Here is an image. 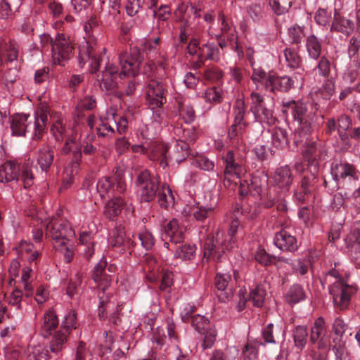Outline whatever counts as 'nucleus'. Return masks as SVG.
<instances>
[{
  "instance_id": "nucleus-1",
  "label": "nucleus",
  "mask_w": 360,
  "mask_h": 360,
  "mask_svg": "<svg viewBox=\"0 0 360 360\" xmlns=\"http://www.w3.org/2000/svg\"><path fill=\"white\" fill-rule=\"evenodd\" d=\"M105 48L96 41L89 40L86 45L80 48L79 52V65L80 67L89 61V72L95 75V79L102 91H113L119 87V81L126 77H136L140 70L142 56L138 48L130 49L129 52H122L119 56L121 70L116 65L106 64L105 70L98 72L101 63L103 61Z\"/></svg>"
},
{
  "instance_id": "nucleus-2",
  "label": "nucleus",
  "mask_w": 360,
  "mask_h": 360,
  "mask_svg": "<svg viewBox=\"0 0 360 360\" xmlns=\"http://www.w3.org/2000/svg\"><path fill=\"white\" fill-rule=\"evenodd\" d=\"M136 184L141 201L150 202L158 196V203L162 207L167 209L173 206L174 197L172 190L166 184H161L159 175L145 169L138 174Z\"/></svg>"
},
{
  "instance_id": "nucleus-3",
  "label": "nucleus",
  "mask_w": 360,
  "mask_h": 360,
  "mask_svg": "<svg viewBox=\"0 0 360 360\" xmlns=\"http://www.w3.org/2000/svg\"><path fill=\"white\" fill-rule=\"evenodd\" d=\"M281 111L286 117L290 115L293 120L298 124V129L294 136L295 143L298 145L303 142L301 139L302 134H304L307 140L308 136L315 127V113L308 110L306 103L295 101H283Z\"/></svg>"
},
{
  "instance_id": "nucleus-4",
  "label": "nucleus",
  "mask_w": 360,
  "mask_h": 360,
  "mask_svg": "<svg viewBox=\"0 0 360 360\" xmlns=\"http://www.w3.org/2000/svg\"><path fill=\"white\" fill-rule=\"evenodd\" d=\"M189 155V146L182 140H176L169 147L164 143H154L151 146L150 159L159 162L162 168L169 165V162L180 163Z\"/></svg>"
},
{
  "instance_id": "nucleus-5",
  "label": "nucleus",
  "mask_w": 360,
  "mask_h": 360,
  "mask_svg": "<svg viewBox=\"0 0 360 360\" xmlns=\"http://www.w3.org/2000/svg\"><path fill=\"white\" fill-rule=\"evenodd\" d=\"M339 266V264L335 263L334 268L328 271L326 276L335 279L329 287V292L333 297L335 306L342 310L348 307L351 297L356 290L347 283L345 278L347 277V273Z\"/></svg>"
},
{
  "instance_id": "nucleus-6",
  "label": "nucleus",
  "mask_w": 360,
  "mask_h": 360,
  "mask_svg": "<svg viewBox=\"0 0 360 360\" xmlns=\"http://www.w3.org/2000/svg\"><path fill=\"white\" fill-rule=\"evenodd\" d=\"M242 226L238 219H233L230 224L228 231V237L229 241L226 242V239H224V234L217 232L215 237L208 239L204 245V257L214 262L221 261L225 250L232 248L231 243L235 241L236 235L240 232Z\"/></svg>"
},
{
  "instance_id": "nucleus-7",
  "label": "nucleus",
  "mask_w": 360,
  "mask_h": 360,
  "mask_svg": "<svg viewBox=\"0 0 360 360\" xmlns=\"http://www.w3.org/2000/svg\"><path fill=\"white\" fill-rule=\"evenodd\" d=\"M330 172L338 188L351 190L356 187L360 180V172L354 165L347 162H333L331 164Z\"/></svg>"
},
{
  "instance_id": "nucleus-8",
  "label": "nucleus",
  "mask_w": 360,
  "mask_h": 360,
  "mask_svg": "<svg viewBox=\"0 0 360 360\" xmlns=\"http://www.w3.org/2000/svg\"><path fill=\"white\" fill-rule=\"evenodd\" d=\"M74 236L75 231L68 222L53 219L46 226V237L53 240L56 250H62L66 241Z\"/></svg>"
},
{
  "instance_id": "nucleus-9",
  "label": "nucleus",
  "mask_w": 360,
  "mask_h": 360,
  "mask_svg": "<svg viewBox=\"0 0 360 360\" xmlns=\"http://www.w3.org/2000/svg\"><path fill=\"white\" fill-rule=\"evenodd\" d=\"M126 188L123 172L118 170L110 176L101 178L96 185L97 192L101 198L122 194Z\"/></svg>"
},
{
  "instance_id": "nucleus-10",
  "label": "nucleus",
  "mask_w": 360,
  "mask_h": 360,
  "mask_svg": "<svg viewBox=\"0 0 360 360\" xmlns=\"http://www.w3.org/2000/svg\"><path fill=\"white\" fill-rule=\"evenodd\" d=\"M221 160L224 169L222 174H217V176L220 178L225 187H229L232 181L231 178L240 179L245 172V169L241 163L236 162L235 153L232 150L224 153Z\"/></svg>"
},
{
  "instance_id": "nucleus-11",
  "label": "nucleus",
  "mask_w": 360,
  "mask_h": 360,
  "mask_svg": "<svg viewBox=\"0 0 360 360\" xmlns=\"http://www.w3.org/2000/svg\"><path fill=\"white\" fill-rule=\"evenodd\" d=\"M250 99V110L253 113L255 120L260 123L274 124L276 117L272 105L266 103L264 97L257 92H252Z\"/></svg>"
},
{
  "instance_id": "nucleus-12",
  "label": "nucleus",
  "mask_w": 360,
  "mask_h": 360,
  "mask_svg": "<svg viewBox=\"0 0 360 360\" xmlns=\"http://www.w3.org/2000/svg\"><path fill=\"white\" fill-rule=\"evenodd\" d=\"M74 49V44L69 37L64 34H58L54 39L51 50L54 63L64 65V61L72 57Z\"/></svg>"
},
{
  "instance_id": "nucleus-13",
  "label": "nucleus",
  "mask_w": 360,
  "mask_h": 360,
  "mask_svg": "<svg viewBox=\"0 0 360 360\" xmlns=\"http://www.w3.org/2000/svg\"><path fill=\"white\" fill-rule=\"evenodd\" d=\"M167 91L165 84L158 80L151 79L146 87V103L153 110L160 108L166 103Z\"/></svg>"
},
{
  "instance_id": "nucleus-14",
  "label": "nucleus",
  "mask_w": 360,
  "mask_h": 360,
  "mask_svg": "<svg viewBox=\"0 0 360 360\" xmlns=\"http://www.w3.org/2000/svg\"><path fill=\"white\" fill-rule=\"evenodd\" d=\"M344 240L350 259L356 263L360 259V221L353 224Z\"/></svg>"
},
{
  "instance_id": "nucleus-15",
  "label": "nucleus",
  "mask_w": 360,
  "mask_h": 360,
  "mask_svg": "<svg viewBox=\"0 0 360 360\" xmlns=\"http://www.w3.org/2000/svg\"><path fill=\"white\" fill-rule=\"evenodd\" d=\"M214 285L218 291L217 297L221 302H226L231 298L236 281L231 280V275L217 273L215 276Z\"/></svg>"
},
{
  "instance_id": "nucleus-16",
  "label": "nucleus",
  "mask_w": 360,
  "mask_h": 360,
  "mask_svg": "<svg viewBox=\"0 0 360 360\" xmlns=\"http://www.w3.org/2000/svg\"><path fill=\"white\" fill-rule=\"evenodd\" d=\"M301 139L304 141L306 139V136L302 134ZM305 140L307 146L302 151L303 155V166L307 165L308 168H311V171L314 172H319V160L320 159V148L319 144L314 141L307 142Z\"/></svg>"
},
{
  "instance_id": "nucleus-17",
  "label": "nucleus",
  "mask_w": 360,
  "mask_h": 360,
  "mask_svg": "<svg viewBox=\"0 0 360 360\" xmlns=\"http://www.w3.org/2000/svg\"><path fill=\"white\" fill-rule=\"evenodd\" d=\"M50 115V109L46 104L41 103L37 108L34 123L33 139L40 140L46 131L48 122V115Z\"/></svg>"
},
{
  "instance_id": "nucleus-18",
  "label": "nucleus",
  "mask_w": 360,
  "mask_h": 360,
  "mask_svg": "<svg viewBox=\"0 0 360 360\" xmlns=\"http://www.w3.org/2000/svg\"><path fill=\"white\" fill-rule=\"evenodd\" d=\"M309 340L312 344H317L319 349H324L328 347L327 329L322 317H319L314 321V326L311 328Z\"/></svg>"
},
{
  "instance_id": "nucleus-19",
  "label": "nucleus",
  "mask_w": 360,
  "mask_h": 360,
  "mask_svg": "<svg viewBox=\"0 0 360 360\" xmlns=\"http://www.w3.org/2000/svg\"><path fill=\"white\" fill-rule=\"evenodd\" d=\"M274 243L282 251L295 252L298 248L296 238L284 229L275 234Z\"/></svg>"
},
{
  "instance_id": "nucleus-20",
  "label": "nucleus",
  "mask_w": 360,
  "mask_h": 360,
  "mask_svg": "<svg viewBox=\"0 0 360 360\" xmlns=\"http://www.w3.org/2000/svg\"><path fill=\"white\" fill-rule=\"evenodd\" d=\"M55 157L53 148L49 144L42 145L36 153V161L41 171L47 172L53 165Z\"/></svg>"
},
{
  "instance_id": "nucleus-21",
  "label": "nucleus",
  "mask_w": 360,
  "mask_h": 360,
  "mask_svg": "<svg viewBox=\"0 0 360 360\" xmlns=\"http://www.w3.org/2000/svg\"><path fill=\"white\" fill-rule=\"evenodd\" d=\"M273 181L275 187L281 189L282 193L288 191L293 181L290 167L284 166L277 169L273 176Z\"/></svg>"
},
{
  "instance_id": "nucleus-22",
  "label": "nucleus",
  "mask_w": 360,
  "mask_h": 360,
  "mask_svg": "<svg viewBox=\"0 0 360 360\" xmlns=\"http://www.w3.org/2000/svg\"><path fill=\"white\" fill-rule=\"evenodd\" d=\"M292 85L293 81L289 77H276L272 75L267 81L266 90L273 94H276L277 91L288 92Z\"/></svg>"
},
{
  "instance_id": "nucleus-23",
  "label": "nucleus",
  "mask_w": 360,
  "mask_h": 360,
  "mask_svg": "<svg viewBox=\"0 0 360 360\" xmlns=\"http://www.w3.org/2000/svg\"><path fill=\"white\" fill-rule=\"evenodd\" d=\"M20 165L13 161H7L0 166V182L8 183L20 179Z\"/></svg>"
},
{
  "instance_id": "nucleus-24",
  "label": "nucleus",
  "mask_w": 360,
  "mask_h": 360,
  "mask_svg": "<svg viewBox=\"0 0 360 360\" xmlns=\"http://www.w3.org/2000/svg\"><path fill=\"white\" fill-rule=\"evenodd\" d=\"M59 321L57 315L53 310H48L43 316L40 322V333L47 338L52 335L53 331L56 330Z\"/></svg>"
},
{
  "instance_id": "nucleus-25",
  "label": "nucleus",
  "mask_w": 360,
  "mask_h": 360,
  "mask_svg": "<svg viewBox=\"0 0 360 360\" xmlns=\"http://www.w3.org/2000/svg\"><path fill=\"white\" fill-rule=\"evenodd\" d=\"M240 195L243 197L248 193L252 195H259L262 192V179L259 176H253L250 180L240 181Z\"/></svg>"
},
{
  "instance_id": "nucleus-26",
  "label": "nucleus",
  "mask_w": 360,
  "mask_h": 360,
  "mask_svg": "<svg viewBox=\"0 0 360 360\" xmlns=\"http://www.w3.org/2000/svg\"><path fill=\"white\" fill-rule=\"evenodd\" d=\"M29 115L15 114L13 115L11 120V129L12 135L17 136H25L31 124V121L28 122Z\"/></svg>"
},
{
  "instance_id": "nucleus-27",
  "label": "nucleus",
  "mask_w": 360,
  "mask_h": 360,
  "mask_svg": "<svg viewBox=\"0 0 360 360\" xmlns=\"http://www.w3.org/2000/svg\"><path fill=\"white\" fill-rule=\"evenodd\" d=\"M184 227L181 226L178 221L174 219L164 226V232L166 236L164 240H166L168 237L171 243L174 244L179 243L184 238Z\"/></svg>"
},
{
  "instance_id": "nucleus-28",
  "label": "nucleus",
  "mask_w": 360,
  "mask_h": 360,
  "mask_svg": "<svg viewBox=\"0 0 360 360\" xmlns=\"http://www.w3.org/2000/svg\"><path fill=\"white\" fill-rule=\"evenodd\" d=\"M18 50L15 41L11 40H0V67L6 61L12 62L18 58Z\"/></svg>"
},
{
  "instance_id": "nucleus-29",
  "label": "nucleus",
  "mask_w": 360,
  "mask_h": 360,
  "mask_svg": "<svg viewBox=\"0 0 360 360\" xmlns=\"http://www.w3.org/2000/svg\"><path fill=\"white\" fill-rule=\"evenodd\" d=\"M125 205V200L122 197L114 196L106 202L104 207V215L109 220L114 221L122 212Z\"/></svg>"
},
{
  "instance_id": "nucleus-30",
  "label": "nucleus",
  "mask_w": 360,
  "mask_h": 360,
  "mask_svg": "<svg viewBox=\"0 0 360 360\" xmlns=\"http://www.w3.org/2000/svg\"><path fill=\"white\" fill-rule=\"evenodd\" d=\"M194 309L189 310L181 316V319L184 323L191 322L193 328L201 333L203 330L211 326L210 320L204 316L200 314L193 315Z\"/></svg>"
},
{
  "instance_id": "nucleus-31",
  "label": "nucleus",
  "mask_w": 360,
  "mask_h": 360,
  "mask_svg": "<svg viewBox=\"0 0 360 360\" xmlns=\"http://www.w3.org/2000/svg\"><path fill=\"white\" fill-rule=\"evenodd\" d=\"M69 335L68 332L63 331L60 328L55 330L49 342V351L56 355H60L68 342Z\"/></svg>"
},
{
  "instance_id": "nucleus-32",
  "label": "nucleus",
  "mask_w": 360,
  "mask_h": 360,
  "mask_svg": "<svg viewBox=\"0 0 360 360\" xmlns=\"http://www.w3.org/2000/svg\"><path fill=\"white\" fill-rule=\"evenodd\" d=\"M79 242L80 253L86 260H89L95 253V243L93 241L91 233L86 231L81 233Z\"/></svg>"
},
{
  "instance_id": "nucleus-33",
  "label": "nucleus",
  "mask_w": 360,
  "mask_h": 360,
  "mask_svg": "<svg viewBox=\"0 0 360 360\" xmlns=\"http://www.w3.org/2000/svg\"><path fill=\"white\" fill-rule=\"evenodd\" d=\"M106 266L107 262L101 259L95 266L93 274V279L98 283L99 288L103 292L106 290L108 283L110 282V276L105 271Z\"/></svg>"
},
{
  "instance_id": "nucleus-34",
  "label": "nucleus",
  "mask_w": 360,
  "mask_h": 360,
  "mask_svg": "<svg viewBox=\"0 0 360 360\" xmlns=\"http://www.w3.org/2000/svg\"><path fill=\"white\" fill-rule=\"evenodd\" d=\"M184 212L189 216H193L196 221L204 222L207 219L213 217L214 209L211 207H206L198 205L185 208Z\"/></svg>"
},
{
  "instance_id": "nucleus-35",
  "label": "nucleus",
  "mask_w": 360,
  "mask_h": 360,
  "mask_svg": "<svg viewBox=\"0 0 360 360\" xmlns=\"http://www.w3.org/2000/svg\"><path fill=\"white\" fill-rule=\"evenodd\" d=\"M353 29L354 23L352 20L342 17L337 12L335 13L330 27L331 31H336L349 35L353 31Z\"/></svg>"
},
{
  "instance_id": "nucleus-36",
  "label": "nucleus",
  "mask_w": 360,
  "mask_h": 360,
  "mask_svg": "<svg viewBox=\"0 0 360 360\" xmlns=\"http://www.w3.org/2000/svg\"><path fill=\"white\" fill-rule=\"evenodd\" d=\"M109 243L112 247L124 246L127 248L133 245V241L129 238H126L124 228L122 226L112 230L109 238Z\"/></svg>"
},
{
  "instance_id": "nucleus-37",
  "label": "nucleus",
  "mask_w": 360,
  "mask_h": 360,
  "mask_svg": "<svg viewBox=\"0 0 360 360\" xmlns=\"http://www.w3.org/2000/svg\"><path fill=\"white\" fill-rule=\"evenodd\" d=\"M262 205L266 208L272 207L274 205L276 206V209L280 212H285L287 210L286 201L283 198V194L281 193L276 197V191H270L269 193L262 200Z\"/></svg>"
},
{
  "instance_id": "nucleus-38",
  "label": "nucleus",
  "mask_w": 360,
  "mask_h": 360,
  "mask_svg": "<svg viewBox=\"0 0 360 360\" xmlns=\"http://www.w3.org/2000/svg\"><path fill=\"white\" fill-rule=\"evenodd\" d=\"M199 58L204 60L218 62L220 59V51L217 45L214 43H205L200 46Z\"/></svg>"
},
{
  "instance_id": "nucleus-39",
  "label": "nucleus",
  "mask_w": 360,
  "mask_h": 360,
  "mask_svg": "<svg viewBox=\"0 0 360 360\" xmlns=\"http://www.w3.org/2000/svg\"><path fill=\"white\" fill-rule=\"evenodd\" d=\"M144 269L148 271L150 274L147 276V278L150 281H155L158 278L156 274L160 271V264L156 258L150 254H146L142 260Z\"/></svg>"
},
{
  "instance_id": "nucleus-40",
  "label": "nucleus",
  "mask_w": 360,
  "mask_h": 360,
  "mask_svg": "<svg viewBox=\"0 0 360 360\" xmlns=\"http://www.w3.org/2000/svg\"><path fill=\"white\" fill-rule=\"evenodd\" d=\"M306 297L305 291L300 284H294L290 286L285 295V300L290 305L297 304L304 300Z\"/></svg>"
},
{
  "instance_id": "nucleus-41",
  "label": "nucleus",
  "mask_w": 360,
  "mask_h": 360,
  "mask_svg": "<svg viewBox=\"0 0 360 360\" xmlns=\"http://www.w3.org/2000/svg\"><path fill=\"white\" fill-rule=\"evenodd\" d=\"M248 125L233 122L228 131V138L234 147H238L243 143V133Z\"/></svg>"
},
{
  "instance_id": "nucleus-42",
  "label": "nucleus",
  "mask_w": 360,
  "mask_h": 360,
  "mask_svg": "<svg viewBox=\"0 0 360 360\" xmlns=\"http://www.w3.org/2000/svg\"><path fill=\"white\" fill-rule=\"evenodd\" d=\"M273 146L278 149L286 148L289 143L288 131L283 128H276L271 135Z\"/></svg>"
},
{
  "instance_id": "nucleus-43",
  "label": "nucleus",
  "mask_w": 360,
  "mask_h": 360,
  "mask_svg": "<svg viewBox=\"0 0 360 360\" xmlns=\"http://www.w3.org/2000/svg\"><path fill=\"white\" fill-rule=\"evenodd\" d=\"M306 49L309 58L318 60L321 53V43L314 34L307 37L306 40Z\"/></svg>"
},
{
  "instance_id": "nucleus-44",
  "label": "nucleus",
  "mask_w": 360,
  "mask_h": 360,
  "mask_svg": "<svg viewBox=\"0 0 360 360\" xmlns=\"http://www.w3.org/2000/svg\"><path fill=\"white\" fill-rule=\"evenodd\" d=\"M283 56L287 66L292 69H298V73L301 74L300 71L304 70L300 67L302 60L298 53L290 48H285L283 51Z\"/></svg>"
},
{
  "instance_id": "nucleus-45",
  "label": "nucleus",
  "mask_w": 360,
  "mask_h": 360,
  "mask_svg": "<svg viewBox=\"0 0 360 360\" xmlns=\"http://www.w3.org/2000/svg\"><path fill=\"white\" fill-rule=\"evenodd\" d=\"M292 335L295 347L302 350L306 345L308 337L307 328L302 326H297L294 329Z\"/></svg>"
},
{
  "instance_id": "nucleus-46",
  "label": "nucleus",
  "mask_w": 360,
  "mask_h": 360,
  "mask_svg": "<svg viewBox=\"0 0 360 360\" xmlns=\"http://www.w3.org/2000/svg\"><path fill=\"white\" fill-rule=\"evenodd\" d=\"M156 281H151L156 283L160 291H165L172 284L173 275L171 271L162 270L156 274Z\"/></svg>"
},
{
  "instance_id": "nucleus-47",
  "label": "nucleus",
  "mask_w": 360,
  "mask_h": 360,
  "mask_svg": "<svg viewBox=\"0 0 360 360\" xmlns=\"http://www.w3.org/2000/svg\"><path fill=\"white\" fill-rule=\"evenodd\" d=\"M247 112V106L245 101L242 99H237L233 108V114L234 117L233 122L238 124H245L248 125L245 116Z\"/></svg>"
},
{
  "instance_id": "nucleus-48",
  "label": "nucleus",
  "mask_w": 360,
  "mask_h": 360,
  "mask_svg": "<svg viewBox=\"0 0 360 360\" xmlns=\"http://www.w3.org/2000/svg\"><path fill=\"white\" fill-rule=\"evenodd\" d=\"M218 20L221 22V34L217 36V38L219 39L221 37H224V38L226 37V39L229 41L233 40L234 30L232 28L231 22H229L223 12H219Z\"/></svg>"
},
{
  "instance_id": "nucleus-49",
  "label": "nucleus",
  "mask_w": 360,
  "mask_h": 360,
  "mask_svg": "<svg viewBox=\"0 0 360 360\" xmlns=\"http://www.w3.org/2000/svg\"><path fill=\"white\" fill-rule=\"evenodd\" d=\"M264 345L262 342L257 340H248L244 346L242 354L245 360H255L257 358L259 345Z\"/></svg>"
},
{
  "instance_id": "nucleus-50",
  "label": "nucleus",
  "mask_w": 360,
  "mask_h": 360,
  "mask_svg": "<svg viewBox=\"0 0 360 360\" xmlns=\"http://www.w3.org/2000/svg\"><path fill=\"white\" fill-rule=\"evenodd\" d=\"M222 77V71L217 67L207 68L202 75V80L217 84L221 82Z\"/></svg>"
},
{
  "instance_id": "nucleus-51",
  "label": "nucleus",
  "mask_w": 360,
  "mask_h": 360,
  "mask_svg": "<svg viewBox=\"0 0 360 360\" xmlns=\"http://www.w3.org/2000/svg\"><path fill=\"white\" fill-rule=\"evenodd\" d=\"M251 65L252 67V74L251 76V79L257 86L259 84L263 85L266 89L267 81H269V78L271 77L272 75L267 74L264 70L261 68H255L253 67V64L250 60Z\"/></svg>"
},
{
  "instance_id": "nucleus-52",
  "label": "nucleus",
  "mask_w": 360,
  "mask_h": 360,
  "mask_svg": "<svg viewBox=\"0 0 360 360\" xmlns=\"http://www.w3.org/2000/svg\"><path fill=\"white\" fill-rule=\"evenodd\" d=\"M308 169L309 174L303 176L300 185L298 187H300V189H304L311 193L318 181V177L316 176L318 172L314 173L311 171V168H308Z\"/></svg>"
},
{
  "instance_id": "nucleus-53",
  "label": "nucleus",
  "mask_w": 360,
  "mask_h": 360,
  "mask_svg": "<svg viewBox=\"0 0 360 360\" xmlns=\"http://www.w3.org/2000/svg\"><path fill=\"white\" fill-rule=\"evenodd\" d=\"M333 350L335 354L336 360H345L348 356L349 352L345 347V343L340 338H333Z\"/></svg>"
},
{
  "instance_id": "nucleus-54",
  "label": "nucleus",
  "mask_w": 360,
  "mask_h": 360,
  "mask_svg": "<svg viewBox=\"0 0 360 360\" xmlns=\"http://www.w3.org/2000/svg\"><path fill=\"white\" fill-rule=\"evenodd\" d=\"M51 131L58 142L62 141L66 136V129L63 120L58 117L57 120L53 122L51 127Z\"/></svg>"
},
{
  "instance_id": "nucleus-55",
  "label": "nucleus",
  "mask_w": 360,
  "mask_h": 360,
  "mask_svg": "<svg viewBox=\"0 0 360 360\" xmlns=\"http://www.w3.org/2000/svg\"><path fill=\"white\" fill-rule=\"evenodd\" d=\"M192 164L196 167L207 172L212 171L215 166L213 160L203 155H196L193 160Z\"/></svg>"
},
{
  "instance_id": "nucleus-56",
  "label": "nucleus",
  "mask_w": 360,
  "mask_h": 360,
  "mask_svg": "<svg viewBox=\"0 0 360 360\" xmlns=\"http://www.w3.org/2000/svg\"><path fill=\"white\" fill-rule=\"evenodd\" d=\"M266 294V290L262 286L257 285L250 292V300L252 302L254 306L260 307L264 303Z\"/></svg>"
},
{
  "instance_id": "nucleus-57",
  "label": "nucleus",
  "mask_w": 360,
  "mask_h": 360,
  "mask_svg": "<svg viewBox=\"0 0 360 360\" xmlns=\"http://www.w3.org/2000/svg\"><path fill=\"white\" fill-rule=\"evenodd\" d=\"M195 250V245L185 244L177 248L174 256L181 259L191 260L194 256Z\"/></svg>"
},
{
  "instance_id": "nucleus-58",
  "label": "nucleus",
  "mask_w": 360,
  "mask_h": 360,
  "mask_svg": "<svg viewBox=\"0 0 360 360\" xmlns=\"http://www.w3.org/2000/svg\"><path fill=\"white\" fill-rule=\"evenodd\" d=\"M179 113L184 121L187 124L193 122L195 118V110L190 103L185 102L181 103Z\"/></svg>"
},
{
  "instance_id": "nucleus-59",
  "label": "nucleus",
  "mask_w": 360,
  "mask_h": 360,
  "mask_svg": "<svg viewBox=\"0 0 360 360\" xmlns=\"http://www.w3.org/2000/svg\"><path fill=\"white\" fill-rule=\"evenodd\" d=\"M201 333L203 334V339L202 347L204 349L210 348L213 346L217 338V330L214 326H209L207 329L203 330Z\"/></svg>"
},
{
  "instance_id": "nucleus-60",
  "label": "nucleus",
  "mask_w": 360,
  "mask_h": 360,
  "mask_svg": "<svg viewBox=\"0 0 360 360\" xmlns=\"http://www.w3.org/2000/svg\"><path fill=\"white\" fill-rule=\"evenodd\" d=\"M255 258L257 262L264 266H269L271 264H276L277 260H281L282 259L276 256L270 255L264 250H259L257 251Z\"/></svg>"
},
{
  "instance_id": "nucleus-61",
  "label": "nucleus",
  "mask_w": 360,
  "mask_h": 360,
  "mask_svg": "<svg viewBox=\"0 0 360 360\" xmlns=\"http://www.w3.org/2000/svg\"><path fill=\"white\" fill-rule=\"evenodd\" d=\"M248 16L255 22L261 21L264 17L263 6L260 4H252L247 7Z\"/></svg>"
},
{
  "instance_id": "nucleus-62",
  "label": "nucleus",
  "mask_w": 360,
  "mask_h": 360,
  "mask_svg": "<svg viewBox=\"0 0 360 360\" xmlns=\"http://www.w3.org/2000/svg\"><path fill=\"white\" fill-rule=\"evenodd\" d=\"M77 314L75 311H70L65 315L63 321L61 323L60 329L70 334L72 329L76 328Z\"/></svg>"
},
{
  "instance_id": "nucleus-63",
  "label": "nucleus",
  "mask_w": 360,
  "mask_h": 360,
  "mask_svg": "<svg viewBox=\"0 0 360 360\" xmlns=\"http://www.w3.org/2000/svg\"><path fill=\"white\" fill-rule=\"evenodd\" d=\"M316 68L320 76L326 79H330L331 64L328 58L326 56L321 57Z\"/></svg>"
},
{
  "instance_id": "nucleus-64",
  "label": "nucleus",
  "mask_w": 360,
  "mask_h": 360,
  "mask_svg": "<svg viewBox=\"0 0 360 360\" xmlns=\"http://www.w3.org/2000/svg\"><path fill=\"white\" fill-rule=\"evenodd\" d=\"M335 91V84L332 78L326 79L322 87L319 89L318 94L323 100H329Z\"/></svg>"
}]
</instances>
